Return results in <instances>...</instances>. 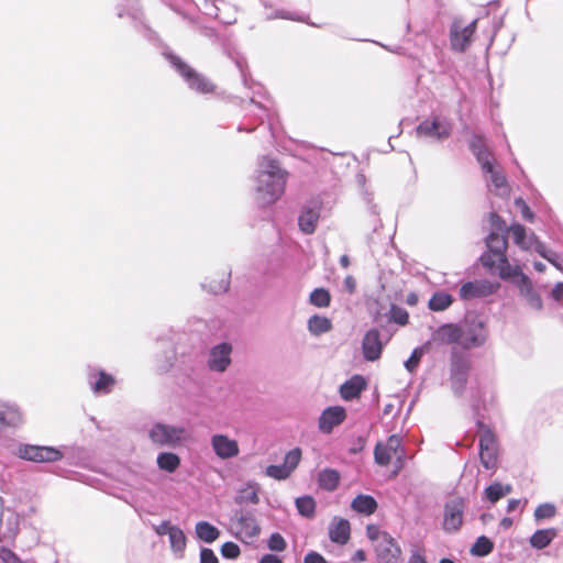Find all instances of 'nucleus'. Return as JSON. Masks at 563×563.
Returning <instances> with one entry per match:
<instances>
[{
	"instance_id": "f257e3e1",
	"label": "nucleus",
	"mask_w": 563,
	"mask_h": 563,
	"mask_svg": "<svg viewBox=\"0 0 563 563\" xmlns=\"http://www.w3.org/2000/svg\"><path fill=\"white\" fill-rule=\"evenodd\" d=\"M471 408L479 431V460L483 467L495 471L498 466V449L492 428L484 422V411L488 409L487 400H493L494 389L489 383L477 379L471 382Z\"/></svg>"
},
{
	"instance_id": "f03ea898",
	"label": "nucleus",
	"mask_w": 563,
	"mask_h": 563,
	"mask_svg": "<svg viewBox=\"0 0 563 563\" xmlns=\"http://www.w3.org/2000/svg\"><path fill=\"white\" fill-rule=\"evenodd\" d=\"M256 201L265 207L274 203L284 194L288 173L280 167L277 159L263 156L256 170Z\"/></svg>"
},
{
	"instance_id": "7ed1b4c3",
	"label": "nucleus",
	"mask_w": 563,
	"mask_h": 563,
	"mask_svg": "<svg viewBox=\"0 0 563 563\" xmlns=\"http://www.w3.org/2000/svg\"><path fill=\"white\" fill-rule=\"evenodd\" d=\"M236 68L239 69L241 74V78L243 81V85L245 88L252 91V97L250 98L247 106L244 107V109L247 111L249 117H254L260 121L261 124L264 123V121H267V128L268 131L274 137V122L276 119L275 113L269 111L265 106H263L260 101H257L255 98L256 96L264 97V88L261 84L255 82L249 70H247V63L246 59L243 56L235 55L232 57Z\"/></svg>"
},
{
	"instance_id": "20e7f679",
	"label": "nucleus",
	"mask_w": 563,
	"mask_h": 563,
	"mask_svg": "<svg viewBox=\"0 0 563 563\" xmlns=\"http://www.w3.org/2000/svg\"><path fill=\"white\" fill-rule=\"evenodd\" d=\"M162 55L190 90L200 95H209L216 91V85L207 76L192 68L167 45H162Z\"/></svg>"
},
{
	"instance_id": "39448f33",
	"label": "nucleus",
	"mask_w": 563,
	"mask_h": 563,
	"mask_svg": "<svg viewBox=\"0 0 563 563\" xmlns=\"http://www.w3.org/2000/svg\"><path fill=\"white\" fill-rule=\"evenodd\" d=\"M472 362L466 354L459 351H452L450 358V384L455 396L461 397L466 389Z\"/></svg>"
},
{
	"instance_id": "423d86ee",
	"label": "nucleus",
	"mask_w": 563,
	"mask_h": 563,
	"mask_svg": "<svg viewBox=\"0 0 563 563\" xmlns=\"http://www.w3.org/2000/svg\"><path fill=\"white\" fill-rule=\"evenodd\" d=\"M12 454L21 460L34 463H53L64 457V453L55 446L29 443L16 444L12 450Z\"/></svg>"
},
{
	"instance_id": "0eeeda50",
	"label": "nucleus",
	"mask_w": 563,
	"mask_h": 563,
	"mask_svg": "<svg viewBox=\"0 0 563 563\" xmlns=\"http://www.w3.org/2000/svg\"><path fill=\"white\" fill-rule=\"evenodd\" d=\"M452 130L453 123L451 120L439 114H433L417 125L416 133L418 136L444 141L451 136Z\"/></svg>"
},
{
	"instance_id": "6e6552de",
	"label": "nucleus",
	"mask_w": 563,
	"mask_h": 563,
	"mask_svg": "<svg viewBox=\"0 0 563 563\" xmlns=\"http://www.w3.org/2000/svg\"><path fill=\"white\" fill-rule=\"evenodd\" d=\"M463 329V347L466 350L483 346L488 339V330L485 321L478 316H468Z\"/></svg>"
},
{
	"instance_id": "1a4fd4ad",
	"label": "nucleus",
	"mask_w": 563,
	"mask_h": 563,
	"mask_svg": "<svg viewBox=\"0 0 563 563\" xmlns=\"http://www.w3.org/2000/svg\"><path fill=\"white\" fill-rule=\"evenodd\" d=\"M115 14L119 19H130L133 26L148 41L157 38L156 33L143 22V13L137 0H123L122 3L117 4Z\"/></svg>"
},
{
	"instance_id": "9d476101",
	"label": "nucleus",
	"mask_w": 563,
	"mask_h": 563,
	"mask_svg": "<svg viewBox=\"0 0 563 563\" xmlns=\"http://www.w3.org/2000/svg\"><path fill=\"white\" fill-rule=\"evenodd\" d=\"M87 384L95 396H106L113 391L117 379L99 366H87Z\"/></svg>"
},
{
	"instance_id": "9b49d317",
	"label": "nucleus",
	"mask_w": 563,
	"mask_h": 563,
	"mask_svg": "<svg viewBox=\"0 0 563 563\" xmlns=\"http://www.w3.org/2000/svg\"><path fill=\"white\" fill-rule=\"evenodd\" d=\"M185 429L157 422L148 431L151 441L159 446L175 448L184 439Z\"/></svg>"
},
{
	"instance_id": "f8f14e48",
	"label": "nucleus",
	"mask_w": 563,
	"mask_h": 563,
	"mask_svg": "<svg viewBox=\"0 0 563 563\" xmlns=\"http://www.w3.org/2000/svg\"><path fill=\"white\" fill-rule=\"evenodd\" d=\"M503 233L490 232L486 238L487 252L481 256L483 266L494 268L497 265V260H505L507 239Z\"/></svg>"
},
{
	"instance_id": "ddd939ff",
	"label": "nucleus",
	"mask_w": 563,
	"mask_h": 563,
	"mask_svg": "<svg viewBox=\"0 0 563 563\" xmlns=\"http://www.w3.org/2000/svg\"><path fill=\"white\" fill-rule=\"evenodd\" d=\"M19 516L7 509L4 511V500L0 497V543H12L19 532Z\"/></svg>"
},
{
	"instance_id": "4468645a",
	"label": "nucleus",
	"mask_w": 563,
	"mask_h": 563,
	"mask_svg": "<svg viewBox=\"0 0 563 563\" xmlns=\"http://www.w3.org/2000/svg\"><path fill=\"white\" fill-rule=\"evenodd\" d=\"M321 209L322 201L319 199H311L305 203L298 217V225L301 232L312 234L316 231Z\"/></svg>"
},
{
	"instance_id": "2eb2a0df",
	"label": "nucleus",
	"mask_w": 563,
	"mask_h": 563,
	"mask_svg": "<svg viewBox=\"0 0 563 563\" xmlns=\"http://www.w3.org/2000/svg\"><path fill=\"white\" fill-rule=\"evenodd\" d=\"M465 503L462 498L450 499L444 505L443 529L446 532L457 531L463 523Z\"/></svg>"
},
{
	"instance_id": "dca6fc26",
	"label": "nucleus",
	"mask_w": 563,
	"mask_h": 563,
	"mask_svg": "<svg viewBox=\"0 0 563 563\" xmlns=\"http://www.w3.org/2000/svg\"><path fill=\"white\" fill-rule=\"evenodd\" d=\"M232 345L228 342L219 343L211 347L208 357V367L218 373H223L231 364Z\"/></svg>"
},
{
	"instance_id": "f3484780",
	"label": "nucleus",
	"mask_w": 563,
	"mask_h": 563,
	"mask_svg": "<svg viewBox=\"0 0 563 563\" xmlns=\"http://www.w3.org/2000/svg\"><path fill=\"white\" fill-rule=\"evenodd\" d=\"M495 286L486 280H470L464 283L460 288V297L463 300H473L488 297L495 292Z\"/></svg>"
},
{
	"instance_id": "a211bd4d",
	"label": "nucleus",
	"mask_w": 563,
	"mask_h": 563,
	"mask_svg": "<svg viewBox=\"0 0 563 563\" xmlns=\"http://www.w3.org/2000/svg\"><path fill=\"white\" fill-rule=\"evenodd\" d=\"M377 563H399L401 549L398 542L391 537L384 536V539L374 544Z\"/></svg>"
},
{
	"instance_id": "6ab92c4d",
	"label": "nucleus",
	"mask_w": 563,
	"mask_h": 563,
	"mask_svg": "<svg viewBox=\"0 0 563 563\" xmlns=\"http://www.w3.org/2000/svg\"><path fill=\"white\" fill-rule=\"evenodd\" d=\"M473 35L471 30L464 29L461 18H455L450 26V45L452 51L462 53L470 46Z\"/></svg>"
},
{
	"instance_id": "aec40b11",
	"label": "nucleus",
	"mask_w": 563,
	"mask_h": 563,
	"mask_svg": "<svg viewBox=\"0 0 563 563\" xmlns=\"http://www.w3.org/2000/svg\"><path fill=\"white\" fill-rule=\"evenodd\" d=\"M384 342L380 332L376 328L369 329L362 340L363 356L368 362H374L380 357Z\"/></svg>"
},
{
	"instance_id": "412c9836",
	"label": "nucleus",
	"mask_w": 563,
	"mask_h": 563,
	"mask_svg": "<svg viewBox=\"0 0 563 563\" xmlns=\"http://www.w3.org/2000/svg\"><path fill=\"white\" fill-rule=\"evenodd\" d=\"M346 418V411L341 406L328 407L319 417V430L329 434L333 429L341 424Z\"/></svg>"
},
{
	"instance_id": "4be33fe9",
	"label": "nucleus",
	"mask_w": 563,
	"mask_h": 563,
	"mask_svg": "<svg viewBox=\"0 0 563 563\" xmlns=\"http://www.w3.org/2000/svg\"><path fill=\"white\" fill-rule=\"evenodd\" d=\"M238 525L240 527L238 538L243 542L253 540L261 532V527L252 511H241L238 517Z\"/></svg>"
},
{
	"instance_id": "5701e85b",
	"label": "nucleus",
	"mask_w": 563,
	"mask_h": 563,
	"mask_svg": "<svg viewBox=\"0 0 563 563\" xmlns=\"http://www.w3.org/2000/svg\"><path fill=\"white\" fill-rule=\"evenodd\" d=\"M211 446L217 456L222 460L234 457L239 454V444L235 440L224 434H214L211 437Z\"/></svg>"
},
{
	"instance_id": "b1692460",
	"label": "nucleus",
	"mask_w": 563,
	"mask_h": 563,
	"mask_svg": "<svg viewBox=\"0 0 563 563\" xmlns=\"http://www.w3.org/2000/svg\"><path fill=\"white\" fill-rule=\"evenodd\" d=\"M373 321L379 325H383L384 322H395L399 325H406L409 322V314L405 308L391 303L388 312H374Z\"/></svg>"
},
{
	"instance_id": "393cba45",
	"label": "nucleus",
	"mask_w": 563,
	"mask_h": 563,
	"mask_svg": "<svg viewBox=\"0 0 563 563\" xmlns=\"http://www.w3.org/2000/svg\"><path fill=\"white\" fill-rule=\"evenodd\" d=\"M328 533L332 542L340 545L347 543L351 536V526L349 520L334 517L329 526Z\"/></svg>"
},
{
	"instance_id": "a878e982",
	"label": "nucleus",
	"mask_w": 563,
	"mask_h": 563,
	"mask_svg": "<svg viewBox=\"0 0 563 563\" xmlns=\"http://www.w3.org/2000/svg\"><path fill=\"white\" fill-rule=\"evenodd\" d=\"M435 338L446 344L457 343L463 346V329L454 323L440 325L435 331Z\"/></svg>"
},
{
	"instance_id": "bb28decb",
	"label": "nucleus",
	"mask_w": 563,
	"mask_h": 563,
	"mask_svg": "<svg viewBox=\"0 0 563 563\" xmlns=\"http://www.w3.org/2000/svg\"><path fill=\"white\" fill-rule=\"evenodd\" d=\"M366 388V380L361 375H354L340 387V395L344 400H353L357 398Z\"/></svg>"
},
{
	"instance_id": "cd10ccee",
	"label": "nucleus",
	"mask_w": 563,
	"mask_h": 563,
	"mask_svg": "<svg viewBox=\"0 0 563 563\" xmlns=\"http://www.w3.org/2000/svg\"><path fill=\"white\" fill-rule=\"evenodd\" d=\"M23 422L19 407L0 401V426L16 428Z\"/></svg>"
},
{
	"instance_id": "c85d7f7f",
	"label": "nucleus",
	"mask_w": 563,
	"mask_h": 563,
	"mask_svg": "<svg viewBox=\"0 0 563 563\" xmlns=\"http://www.w3.org/2000/svg\"><path fill=\"white\" fill-rule=\"evenodd\" d=\"M519 289V294L526 299L527 303L536 309H542V299L540 295L534 290L532 283L528 276L520 277V284L516 286Z\"/></svg>"
},
{
	"instance_id": "c756f323",
	"label": "nucleus",
	"mask_w": 563,
	"mask_h": 563,
	"mask_svg": "<svg viewBox=\"0 0 563 563\" xmlns=\"http://www.w3.org/2000/svg\"><path fill=\"white\" fill-rule=\"evenodd\" d=\"M497 264L500 278L510 282L515 286L520 284L521 276H527L519 266H511L507 256H505V260H497Z\"/></svg>"
},
{
	"instance_id": "7c9ffc66",
	"label": "nucleus",
	"mask_w": 563,
	"mask_h": 563,
	"mask_svg": "<svg viewBox=\"0 0 563 563\" xmlns=\"http://www.w3.org/2000/svg\"><path fill=\"white\" fill-rule=\"evenodd\" d=\"M351 508L362 515L369 516L377 509V501L371 495L360 494L351 503Z\"/></svg>"
},
{
	"instance_id": "2f4dec72",
	"label": "nucleus",
	"mask_w": 563,
	"mask_h": 563,
	"mask_svg": "<svg viewBox=\"0 0 563 563\" xmlns=\"http://www.w3.org/2000/svg\"><path fill=\"white\" fill-rule=\"evenodd\" d=\"M556 537V530L554 528L550 529H539L530 537V545L533 549L542 550L545 549Z\"/></svg>"
},
{
	"instance_id": "473e14b6",
	"label": "nucleus",
	"mask_w": 563,
	"mask_h": 563,
	"mask_svg": "<svg viewBox=\"0 0 563 563\" xmlns=\"http://www.w3.org/2000/svg\"><path fill=\"white\" fill-rule=\"evenodd\" d=\"M307 328L310 334L319 336L332 329V321L328 317L313 314L308 319Z\"/></svg>"
},
{
	"instance_id": "72a5a7b5",
	"label": "nucleus",
	"mask_w": 563,
	"mask_h": 563,
	"mask_svg": "<svg viewBox=\"0 0 563 563\" xmlns=\"http://www.w3.org/2000/svg\"><path fill=\"white\" fill-rule=\"evenodd\" d=\"M318 484L327 492L335 490L340 484L339 472L333 468L322 470L318 475Z\"/></svg>"
},
{
	"instance_id": "f704fd0d",
	"label": "nucleus",
	"mask_w": 563,
	"mask_h": 563,
	"mask_svg": "<svg viewBox=\"0 0 563 563\" xmlns=\"http://www.w3.org/2000/svg\"><path fill=\"white\" fill-rule=\"evenodd\" d=\"M195 531L197 538L206 543L214 542L220 536V530L208 521L197 522Z\"/></svg>"
},
{
	"instance_id": "c9c22d12",
	"label": "nucleus",
	"mask_w": 563,
	"mask_h": 563,
	"mask_svg": "<svg viewBox=\"0 0 563 563\" xmlns=\"http://www.w3.org/2000/svg\"><path fill=\"white\" fill-rule=\"evenodd\" d=\"M156 463L159 470L174 473L180 466V457L173 452H162L157 455Z\"/></svg>"
},
{
	"instance_id": "e433bc0d",
	"label": "nucleus",
	"mask_w": 563,
	"mask_h": 563,
	"mask_svg": "<svg viewBox=\"0 0 563 563\" xmlns=\"http://www.w3.org/2000/svg\"><path fill=\"white\" fill-rule=\"evenodd\" d=\"M453 302V297L444 291L434 292L428 303V307L432 311H443L448 309Z\"/></svg>"
},
{
	"instance_id": "4c0bfd02",
	"label": "nucleus",
	"mask_w": 563,
	"mask_h": 563,
	"mask_svg": "<svg viewBox=\"0 0 563 563\" xmlns=\"http://www.w3.org/2000/svg\"><path fill=\"white\" fill-rule=\"evenodd\" d=\"M296 508L298 512L306 518H312L316 514V500L313 497L305 495L296 498Z\"/></svg>"
},
{
	"instance_id": "58836bf2",
	"label": "nucleus",
	"mask_w": 563,
	"mask_h": 563,
	"mask_svg": "<svg viewBox=\"0 0 563 563\" xmlns=\"http://www.w3.org/2000/svg\"><path fill=\"white\" fill-rule=\"evenodd\" d=\"M509 232L514 239V242L521 247L522 250H529L532 246V243L529 241V236L527 235L526 228L519 223H515L509 228Z\"/></svg>"
},
{
	"instance_id": "ea45409f",
	"label": "nucleus",
	"mask_w": 563,
	"mask_h": 563,
	"mask_svg": "<svg viewBox=\"0 0 563 563\" xmlns=\"http://www.w3.org/2000/svg\"><path fill=\"white\" fill-rule=\"evenodd\" d=\"M494 550V542L486 536H481L476 539L471 548V553L475 556H486Z\"/></svg>"
},
{
	"instance_id": "a19ab883",
	"label": "nucleus",
	"mask_w": 563,
	"mask_h": 563,
	"mask_svg": "<svg viewBox=\"0 0 563 563\" xmlns=\"http://www.w3.org/2000/svg\"><path fill=\"white\" fill-rule=\"evenodd\" d=\"M311 305L318 308H327L331 303V295L328 289L320 287L312 290L309 297Z\"/></svg>"
},
{
	"instance_id": "79ce46f5",
	"label": "nucleus",
	"mask_w": 563,
	"mask_h": 563,
	"mask_svg": "<svg viewBox=\"0 0 563 563\" xmlns=\"http://www.w3.org/2000/svg\"><path fill=\"white\" fill-rule=\"evenodd\" d=\"M170 548L174 552H184L186 548V536L179 527H175L168 536Z\"/></svg>"
},
{
	"instance_id": "37998d69",
	"label": "nucleus",
	"mask_w": 563,
	"mask_h": 563,
	"mask_svg": "<svg viewBox=\"0 0 563 563\" xmlns=\"http://www.w3.org/2000/svg\"><path fill=\"white\" fill-rule=\"evenodd\" d=\"M375 463L380 466H387L391 461V453L385 444L378 442L374 449Z\"/></svg>"
},
{
	"instance_id": "c03bdc74",
	"label": "nucleus",
	"mask_w": 563,
	"mask_h": 563,
	"mask_svg": "<svg viewBox=\"0 0 563 563\" xmlns=\"http://www.w3.org/2000/svg\"><path fill=\"white\" fill-rule=\"evenodd\" d=\"M230 274L228 275V277L225 278H222L221 280L219 282H210L209 284L207 283H202L201 284V287L213 294V295H219V294H223L228 289H229V286H230Z\"/></svg>"
},
{
	"instance_id": "a18cd8bd",
	"label": "nucleus",
	"mask_w": 563,
	"mask_h": 563,
	"mask_svg": "<svg viewBox=\"0 0 563 563\" xmlns=\"http://www.w3.org/2000/svg\"><path fill=\"white\" fill-rule=\"evenodd\" d=\"M265 475L277 481H284L287 479L291 474L283 463L279 465H268L265 468Z\"/></svg>"
},
{
	"instance_id": "49530a36",
	"label": "nucleus",
	"mask_w": 563,
	"mask_h": 563,
	"mask_svg": "<svg viewBox=\"0 0 563 563\" xmlns=\"http://www.w3.org/2000/svg\"><path fill=\"white\" fill-rule=\"evenodd\" d=\"M301 460V449L294 448L288 451L284 457V465L290 472V474L297 468Z\"/></svg>"
},
{
	"instance_id": "de8ad7c7",
	"label": "nucleus",
	"mask_w": 563,
	"mask_h": 563,
	"mask_svg": "<svg viewBox=\"0 0 563 563\" xmlns=\"http://www.w3.org/2000/svg\"><path fill=\"white\" fill-rule=\"evenodd\" d=\"M423 355H424L423 346H418V347L413 349L409 358L407 361H405V363H404L405 368L409 373H413L417 369Z\"/></svg>"
},
{
	"instance_id": "09e8293b",
	"label": "nucleus",
	"mask_w": 563,
	"mask_h": 563,
	"mask_svg": "<svg viewBox=\"0 0 563 563\" xmlns=\"http://www.w3.org/2000/svg\"><path fill=\"white\" fill-rule=\"evenodd\" d=\"M202 368V362L198 358V356H189L188 362L184 363L181 371L184 375L191 378Z\"/></svg>"
},
{
	"instance_id": "8fccbe9b",
	"label": "nucleus",
	"mask_w": 563,
	"mask_h": 563,
	"mask_svg": "<svg viewBox=\"0 0 563 563\" xmlns=\"http://www.w3.org/2000/svg\"><path fill=\"white\" fill-rule=\"evenodd\" d=\"M556 509L553 504L544 503L539 505L534 510V518L537 521L549 519L555 516Z\"/></svg>"
},
{
	"instance_id": "3c124183",
	"label": "nucleus",
	"mask_w": 563,
	"mask_h": 563,
	"mask_svg": "<svg viewBox=\"0 0 563 563\" xmlns=\"http://www.w3.org/2000/svg\"><path fill=\"white\" fill-rule=\"evenodd\" d=\"M267 547L272 551L283 552L286 550L287 543L280 533L274 532L267 540Z\"/></svg>"
},
{
	"instance_id": "603ef678",
	"label": "nucleus",
	"mask_w": 563,
	"mask_h": 563,
	"mask_svg": "<svg viewBox=\"0 0 563 563\" xmlns=\"http://www.w3.org/2000/svg\"><path fill=\"white\" fill-rule=\"evenodd\" d=\"M385 445L387 446L391 454H398L400 452L398 459L405 455V449L402 448L401 438L398 434H391L387 439Z\"/></svg>"
},
{
	"instance_id": "864d4df0",
	"label": "nucleus",
	"mask_w": 563,
	"mask_h": 563,
	"mask_svg": "<svg viewBox=\"0 0 563 563\" xmlns=\"http://www.w3.org/2000/svg\"><path fill=\"white\" fill-rule=\"evenodd\" d=\"M485 496L487 500L495 504L499 499L504 497V492H501V484L500 483H493L485 489Z\"/></svg>"
},
{
	"instance_id": "5fc2aeb1",
	"label": "nucleus",
	"mask_w": 563,
	"mask_h": 563,
	"mask_svg": "<svg viewBox=\"0 0 563 563\" xmlns=\"http://www.w3.org/2000/svg\"><path fill=\"white\" fill-rule=\"evenodd\" d=\"M366 536L372 542L377 544L384 539V536L389 537L390 534L387 531L380 530L376 525H368L366 527Z\"/></svg>"
},
{
	"instance_id": "6e6d98bb",
	"label": "nucleus",
	"mask_w": 563,
	"mask_h": 563,
	"mask_svg": "<svg viewBox=\"0 0 563 563\" xmlns=\"http://www.w3.org/2000/svg\"><path fill=\"white\" fill-rule=\"evenodd\" d=\"M220 552L224 559L230 560L236 559L241 553L239 545L231 541L223 543Z\"/></svg>"
},
{
	"instance_id": "4d7b16f0",
	"label": "nucleus",
	"mask_w": 563,
	"mask_h": 563,
	"mask_svg": "<svg viewBox=\"0 0 563 563\" xmlns=\"http://www.w3.org/2000/svg\"><path fill=\"white\" fill-rule=\"evenodd\" d=\"M477 162L481 164L484 172H492L493 163L490 161V152L485 148L484 151L474 154Z\"/></svg>"
},
{
	"instance_id": "13d9d810",
	"label": "nucleus",
	"mask_w": 563,
	"mask_h": 563,
	"mask_svg": "<svg viewBox=\"0 0 563 563\" xmlns=\"http://www.w3.org/2000/svg\"><path fill=\"white\" fill-rule=\"evenodd\" d=\"M0 560L2 563H27L22 561L12 550L0 547Z\"/></svg>"
},
{
	"instance_id": "bf43d9fd",
	"label": "nucleus",
	"mask_w": 563,
	"mask_h": 563,
	"mask_svg": "<svg viewBox=\"0 0 563 563\" xmlns=\"http://www.w3.org/2000/svg\"><path fill=\"white\" fill-rule=\"evenodd\" d=\"M529 241L532 243L531 247H533L534 251L543 258L548 257V254L551 253V250H548L544 243L541 242L534 233L529 235Z\"/></svg>"
},
{
	"instance_id": "052dcab7",
	"label": "nucleus",
	"mask_w": 563,
	"mask_h": 563,
	"mask_svg": "<svg viewBox=\"0 0 563 563\" xmlns=\"http://www.w3.org/2000/svg\"><path fill=\"white\" fill-rule=\"evenodd\" d=\"M490 175V181L496 189H501L507 186V179L504 174L497 172L492 167V172H485Z\"/></svg>"
},
{
	"instance_id": "680f3d73",
	"label": "nucleus",
	"mask_w": 563,
	"mask_h": 563,
	"mask_svg": "<svg viewBox=\"0 0 563 563\" xmlns=\"http://www.w3.org/2000/svg\"><path fill=\"white\" fill-rule=\"evenodd\" d=\"M486 147L484 137L479 134H474L470 140V150L473 154L484 151Z\"/></svg>"
},
{
	"instance_id": "e2e57ef3",
	"label": "nucleus",
	"mask_w": 563,
	"mask_h": 563,
	"mask_svg": "<svg viewBox=\"0 0 563 563\" xmlns=\"http://www.w3.org/2000/svg\"><path fill=\"white\" fill-rule=\"evenodd\" d=\"M365 445H366V437L357 435L355 439L352 440V443L349 448V453L357 454L365 448Z\"/></svg>"
},
{
	"instance_id": "0e129e2a",
	"label": "nucleus",
	"mask_w": 563,
	"mask_h": 563,
	"mask_svg": "<svg viewBox=\"0 0 563 563\" xmlns=\"http://www.w3.org/2000/svg\"><path fill=\"white\" fill-rule=\"evenodd\" d=\"M489 223L494 229L493 232H505V221L496 212L489 213Z\"/></svg>"
},
{
	"instance_id": "69168bd1",
	"label": "nucleus",
	"mask_w": 563,
	"mask_h": 563,
	"mask_svg": "<svg viewBox=\"0 0 563 563\" xmlns=\"http://www.w3.org/2000/svg\"><path fill=\"white\" fill-rule=\"evenodd\" d=\"M200 563H219L214 552L209 548L200 549Z\"/></svg>"
},
{
	"instance_id": "338daca9",
	"label": "nucleus",
	"mask_w": 563,
	"mask_h": 563,
	"mask_svg": "<svg viewBox=\"0 0 563 563\" xmlns=\"http://www.w3.org/2000/svg\"><path fill=\"white\" fill-rule=\"evenodd\" d=\"M303 563H328V561L319 552L309 551L303 558Z\"/></svg>"
},
{
	"instance_id": "774afa93",
	"label": "nucleus",
	"mask_w": 563,
	"mask_h": 563,
	"mask_svg": "<svg viewBox=\"0 0 563 563\" xmlns=\"http://www.w3.org/2000/svg\"><path fill=\"white\" fill-rule=\"evenodd\" d=\"M551 297L553 300L560 302L563 301V283L559 282L554 285L551 290Z\"/></svg>"
}]
</instances>
